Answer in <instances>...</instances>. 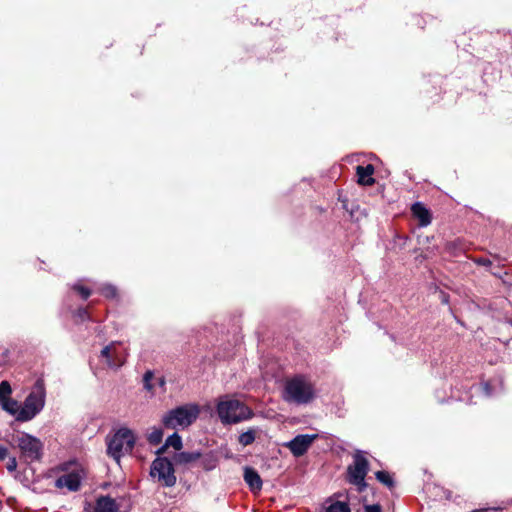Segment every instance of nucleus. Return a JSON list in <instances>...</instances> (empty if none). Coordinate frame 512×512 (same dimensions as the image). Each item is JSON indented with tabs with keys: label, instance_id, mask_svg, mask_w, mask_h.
<instances>
[{
	"label": "nucleus",
	"instance_id": "nucleus-27",
	"mask_svg": "<svg viewBox=\"0 0 512 512\" xmlns=\"http://www.w3.org/2000/svg\"><path fill=\"white\" fill-rule=\"evenodd\" d=\"M73 289L81 296L82 299L86 300L91 295V290L77 283L73 285Z\"/></svg>",
	"mask_w": 512,
	"mask_h": 512
},
{
	"label": "nucleus",
	"instance_id": "nucleus-28",
	"mask_svg": "<svg viewBox=\"0 0 512 512\" xmlns=\"http://www.w3.org/2000/svg\"><path fill=\"white\" fill-rule=\"evenodd\" d=\"M74 317L81 322L87 321L90 319L87 309L79 308L74 314Z\"/></svg>",
	"mask_w": 512,
	"mask_h": 512
},
{
	"label": "nucleus",
	"instance_id": "nucleus-21",
	"mask_svg": "<svg viewBox=\"0 0 512 512\" xmlns=\"http://www.w3.org/2000/svg\"><path fill=\"white\" fill-rule=\"evenodd\" d=\"M256 438V430L249 429L246 432H243L239 435L238 441L242 446H248L255 441Z\"/></svg>",
	"mask_w": 512,
	"mask_h": 512
},
{
	"label": "nucleus",
	"instance_id": "nucleus-26",
	"mask_svg": "<svg viewBox=\"0 0 512 512\" xmlns=\"http://www.w3.org/2000/svg\"><path fill=\"white\" fill-rule=\"evenodd\" d=\"M163 432L160 428H153L148 435V441L151 444L157 445L162 441Z\"/></svg>",
	"mask_w": 512,
	"mask_h": 512
},
{
	"label": "nucleus",
	"instance_id": "nucleus-14",
	"mask_svg": "<svg viewBox=\"0 0 512 512\" xmlns=\"http://www.w3.org/2000/svg\"><path fill=\"white\" fill-rule=\"evenodd\" d=\"M243 477L251 491L257 492L262 489V479L255 469L245 467Z\"/></svg>",
	"mask_w": 512,
	"mask_h": 512
},
{
	"label": "nucleus",
	"instance_id": "nucleus-2",
	"mask_svg": "<svg viewBox=\"0 0 512 512\" xmlns=\"http://www.w3.org/2000/svg\"><path fill=\"white\" fill-rule=\"evenodd\" d=\"M216 411L223 424H236L254 415L244 403L228 395L219 398Z\"/></svg>",
	"mask_w": 512,
	"mask_h": 512
},
{
	"label": "nucleus",
	"instance_id": "nucleus-30",
	"mask_svg": "<svg viewBox=\"0 0 512 512\" xmlns=\"http://www.w3.org/2000/svg\"><path fill=\"white\" fill-rule=\"evenodd\" d=\"M365 512H381V507L378 504L366 505Z\"/></svg>",
	"mask_w": 512,
	"mask_h": 512
},
{
	"label": "nucleus",
	"instance_id": "nucleus-33",
	"mask_svg": "<svg viewBox=\"0 0 512 512\" xmlns=\"http://www.w3.org/2000/svg\"><path fill=\"white\" fill-rule=\"evenodd\" d=\"M397 239L402 242L401 246L404 247L406 242H407V240H408V237H406V236L405 237L397 236Z\"/></svg>",
	"mask_w": 512,
	"mask_h": 512
},
{
	"label": "nucleus",
	"instance_id": "nucleus-9",
	"mask_svg": "<svg viewBox=\"0 0 512 512\" xmlns=\"http://www.w3.org/2000/svg\"><path fill=\"white\" fill-rule=\"evenodd\" d=\"M126 355V350L122 347V344L113 341L101 350L100 358L108 368L118 370L124 365Z\"/></svg>",
	"mask_w": 512,
	"mask_h": 512
},
{
	"label": "nucleus",
	"instance_id": "nucleus-7",
	"mask_svg": "<svg viewBox=\"0 0 512 512\" xmlns=\"http://www.w3.org/2000/svg\"><path fill=\"white\" fill-rule=\"evenodd\" d=\"M150 476L164 487H173L177 481L173 464L166 457H157L152 462Z\"/></svg>",
	"mask_w": 512,
	"mask_h": 512
},
{
	"label": "nucleus",
	"instance_id": "nucleus-20",
	"mask_svg": "<svg viewBox=\"0 0 512 512\" xmlns=\"http://www.w3.org/2000/svg\"><path fill=\"white\" fill-rule=\"evenodd\" d=\"M98 290L104 297L108 299H116L118 297V289L112 284H102Z\"/></svg>",
	"mask_w": 512,
	"mask_h": 512
},
{
	"label": "nucleus",
	"instance_id": "nucleus-3",
	"mask_svg": "<svg viewBox=\"0 0 512 512\" xmlns=\"http://www.w3.org/2000/svg\"><path fill=\"white\" fill-rule=\"evenodd\" d=\"M45 403V383L43 379H37L22 404L20 422L33 420L44 409Z\"/></svg>",
	"mask_w": 512,
	"mask_h": 512
},
{
	"label": "nucleus",
	"instance_id": "nucleus-34",
	"mask_svg": "<svg viewBox=\"0 0 512 512\" xmlns=\"http://www.w3.org/2000/svg\"><path fill=\"white\" fill-rule=\"evenodd\" d=\"M473 512H487V511L485 510V511H473Z\"/></svg>",
	"mask_w": 512,
	"mask_h": 512
},
{
	"label": "nucleus",
	"instance_id": "nucleus-25",
	"mask_svg": "<svg viewBox=\"0 0 512 512\" xmlns=\"http://www.w3.org/2000/svg\"><path fill=\"white\" fill-rule=\"evenodd\" d=\"M326 512H351V510L347 503L337 501L328 506Z\"/></svg>",
	"mask_w": 512,
	"mask_h": 512
},
{
	"label": "nucleus",
	"instance_id": "nucleus-24",
	"mask_svg": "<svg viewBox=\"0 0 512 512\" xmlns=\"http://www.w3.org/2000/svg\"><path fill=\"white\" fill-rule=\"evenodd\" d=\"M376 479L387 487H392L394 485V481L391 475L386 471H377L375 473Z\"/></svg>",
	"mask_w": 512,
	"mask_h": 512
},
{
	"label": "nucleus",
	"instance_id": "nucleus-10",
	"mask_svg": "<svg viewBox=\"0 0 512 512\" xmlns=\"http://www.w3.org/2000/svg\"><path fill=\"white\" fill-rule=\"evenodd\" d=\"M316 438V434L297 435L292 440L285 443V447H287L295 457H300L307 452Z\"/></svg>",
	"mask_w": 512,
	"mask_h": 512
},
{
	"label": "nucleus",
	"instance_id": "nucleus-15",
	"mask_svg": "<svg viewBox=\"0 0 512 512\" xmlns=\"http://www.w3.org/2000/svg\"><path fill=\"white\" fill-rule=\"evenodd\" d=\"M356 173L358 176V183L361 185L370 186L375 180L372 178L374 167L371 164L367 166H357Z\"/></svg>",
	"mask_w": 512,
	"mask_h": 512
},
{
	"label": "nucleus",
	"instance_id": "nucleus-1",
	"mask_svg": "<svg viewBox=\"0 0 512 512\" xmlns=\"http://www.w3.org/2000/svg\"><path fill=\"white\" fill-rule=\"evenodd\" d=\"M316 397L314 384L304 376H295L285 382L283 399L288 403L305 405Z\"/></svg>",
	"mask_w": 512,
	"mask_h": 512
},
{
	"label": "nucleus",
	"instance_id": "nucleus-8",
	"mask_svg": "<svg viewBox=\"0 0 512 512\" xmlns=\"http://www.w3.org/2000/svg\"><path fill=\"white\" fill-rule=\"evenodd\" d=\"M17 445L21 452V459L26 463L41 460L43 455V443L40 439L28 433H22L17 438Z\"/></svg>",
	"mask_w": 512,
	"mask_h": 512
},
{
	"label": "nucleus",
	"instance_id": "nucleus-4",
	"mask_svg": "<svg viewBox=\"0 0 512 512\" xmlns=\"http://www.w3.org/2000/svg\"><path fill=\"white\" fill-rule=\"evenodd\" d=\"M136 442V437L132 430L122 427L118 429L111 437L107 438V453L115 461L130 453Z\"/></svg>",
	"mask_w": 512,
	"mask_h": 512
},
{
	"label": "nucleus",
	"instance_id": "nucleus-18",
	"mask_svg": "<svg viewBox=\"0 0 512 512\" xmlns=\"http://www.w3.org/2000/svg\"><path fill=\"white\" fill-rule=\"evenodd\" d=\"M201 454L197 451L193 452H180L174 455V461L176 464L187 465L200 458Z\"/></svg>",
	"mask_w": 512,
	"mask_h": 512
},
{
	"label": "nucleus",
	"instance_id": "nucleus-22",
	"mask_svg": "<svg viewBox=\"0 0 512 512\" xmlns=\"http://www.w3.org/2000/svg\"><path fill=\"white\" fill-rule=\"evenodd\" d=\"M12 387L10 383L6 380L0 382V403L11 397L12 395Z\"/></svg>",
	"mask_w": 512,
	"mask_h": 512
},
{
	"label": "nucleus",
	"instance_id": "nucleus-17",
	"mask_svg": "<svg viewBox=\"0 0 512 512\" xmlns=\"http://www.w3.org/2000/svg\"><path fill=\"white\" fill-rule=\"evenodd\" d=\"M0 406L3 411L7 412L9 415L13 416L16 421L20 422V413L22 404L11 397L0 403Z\"/></svg>",
	"mask_w": 512,
	"mask_h": 512
},
{
	"label": "nucleus",
	"instance_id": "nucleus-19",
	"mask_svg": "<svg viewBox=\"0 0 512 512\" xmlns=\"http://www.w3.org/2000/svg\"><path fill=\"white\" fill-rule=\"evenodd\" d=\"M169 447H172L175 450H180L181 449V447H182V439H181V437L177 433L172 434L171 436H169L166 439L164 446H162L158 450V453H162L166 448H169Z\"/></svg>",
	"mask_w": 512,
	"mask_h": 512
},
{
	"label": "nucleus",
	"instance_id": "nucleus-16",
	"mask_svg": "<svg viewBox=\"0 0 512 512\" xmlns=\"http://www.w3.org/2000/svg\"><path fill=\"white\" fill-rule=\"evenodd\" d=\"M413 215L419 220L420 226H427L431 223V216L425 206L419 202L414 203L411 207Z\"/></svg>",
	"mask_w": 512,
	"mask_h": 512
},
{
	"label": "nucleus",
	"instance_id": "nucleus-13",
	"mask_svg": "<svg viewBox=\"0 0 512 512\" xmlns=\"http://www.w3.org/2000/svg\"><path fill=\"white\" fill-rule=\"evenodd\" d=\"M164 377H155L154 373L150 370L146 371L143 376V386L146 391H148L151 395L156 393V388H164L165 386Z\"/></svg>",
	"mask_w": 512,
	"mask_h": 512
},
{
	"label": "nucleus",
	"instance_id": "nucleus-29",
	"mask_svg": "<svg viewBox=\"0 0 512 512\" xmlns=\"http://www.w3.org/2000/svg\"><path fill=\"white\" fill-rule=\"evenodd\" d=\"M17 469V460L15 457L9 459L7 463V470L9 472H14Z\"/></svg>",
	"mask_w": 512,
	"mask_h": 512
},
{
	"label": "nucleus",
	"instance_id": "nucleus-12",
	"mask_svg": "<svg viewBox=\"0 0 512 512\" xmlns=\"http://www.w3.org/2000/svg\"><path fill=\"white\" fill-rule=\"evenodd\" d=\"M92 512H123L119 503L109 497L101 496L97 499Z\"/></svg>",
	"mask_w": 512,
	"mask_h": 512
},
{
	"label": "nucleus",
	"instance_id": "nucleus-23",
	"mask_svg": "<svg viewBox=\"0 0 512 512\" xmlns=\"http://www.w3.org/2000/svg\"><path fill=\"white\" fill-rule=\"evenodd\" d=\"M217 462H218V459L213 454L205 455L202 458V466L207 471L214 469L217 466Z\"/></svg>",
	"mask_w": 512,
	"mask_h": 512
},
{
	"label": "nucleus",
	"instance_id": "nucleus-31",
	"mask_svg": "<svg viewBox=\"0 0 512 512\" xmlns=\"http://www.w3.org/2000/svg\"><path fill=\"white\" fill-rule=\"evenodd\" d=\"M481 389L483 391V393L486 395V396H490L491 395V391H490V385L488 383H483L481 385Z\"/></svg>",
	"mask_w": 512,
	"mask_h": 512
},
{
	"label": "nucleus",
	"instance_id": "nucleus-32",
	"mask_svg": "<svg viewBox=\"0 0 512 512\" xmlns=\"http://www.w3.org/2000/svg\"><path fill=\"white\" fill-rule=\"evenodd\" d=\"M8 455V450L6 447L0 445V460H3Z\"/></svg>",
	"mask_w": 512,
	"mask_h": 512
},
{
	"label": "nucleus",
	"instance_id": "nucleus-6",
	"mask_svg": "<svg viewBox=\"0 0 512 512\" xmlns=\"http://www.w3.org/2000/svg\"><path fill=\"white\" fill-rule=\"evenodd\" d=\"M369 471V462L365 453L357 450L353 455V462L347 468V478L349 483L357 486L362 492L367 487L365 477Z\"/></svg>",
	"mask_w": 512,
	"mask_h": 512
},
{
	"label": "nucleus",
	"instance_id": "nucleus-11",
	"mask_svg": "<svg viewBox=\"0 0 512 512\" xmlns=\"http://www.w3.org/2000/svg\"><path fill=\"white\" fill-rule=\"evenodd\" d=\"M81 477L76 472L64 474L57 478L55 485L57 488H66L69 491H77L80 487Z\"/></svg>",
	"mask_w": 512,
	"mask_h": 512
},
{
	"label": "nucleus",
	"instance_id": "nucleus-5",
	"mask_svg": "<svg viewBox=\"0 0 512 512\" xmlns=\"http://www.w3.org/2000/svg\"><path fill=\"white\" fill-rule=\"evenodd\" d=\"M199 415V408L195 404H187L169 411L163 417V424L166 428H186L191 425Z\"/></svg>",
	"mask_w": 512,
	"mask_h": 512
}]
</instances>
